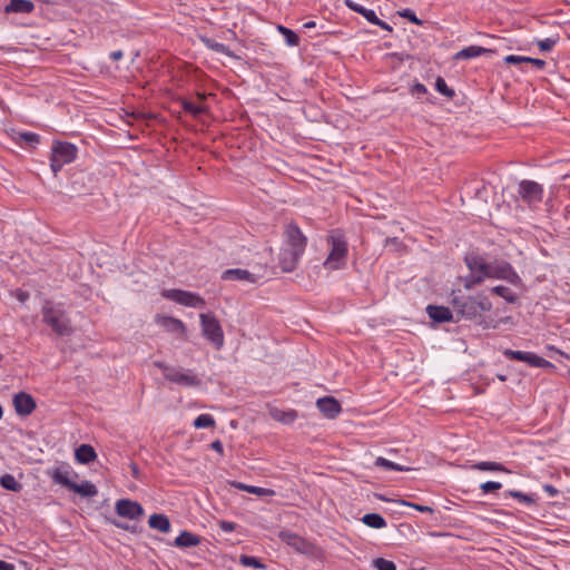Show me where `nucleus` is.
<instances>
[{"label": "nucleus", "mask_w": 570, "mask_h": 570, "mask_svg": "<svg viewBox=\"0 0 570 570\" xmlns=\"http://www.w3.org/2000/svg\"><path fill=\"white\" fill-rule=\"evenodd\" d=\"M395 503L399 505L413 508L420 512H429V513L433 512V509L429 505L416 504V503H413V502H410V501H406L403 499L396 500Z\"/></svg>", "instance_id": "nucleus-41"}, {"label": "nucleus", "mask_w": 570, "mask_h": 570, "mask_svg": "<svg viewBox=\"0 0 570 570\" xmlns=\"http://www.w3.org/2000/svg\"><path fill=\"white\" fill-rule=\"evenodd\" d=\"M504 494L519 500L525 505H531L534 503V499L531 495L520 492L518 490H508L504 492Z\"/></svg>", "instance_id": "nucleus-37"}, {"label": "nucleus", "mask_w": 570, "mask_h": 570, "mask_svg": "<svg viewBox=\"0 0 570 570\" xmlns=\"http://www.w3.org/2000/svg\"><path fill=\"white\" fill-rule=\"evenodd\" d=\"M3 416V410H2V406L0 405V419Z\"/></svg>", "instance_id": "nucleus-60"}, {"label": "nucleus", "mask_w": 570, "mask_h": 570, "mask_svg": "<svg viewBox=\"0 0 570 570\" xmlns=\"http://www.w3.org/2000/svg\"><path fill=\"white\" fill-rule=\"evenodd\" d=\"M248 493L256 494L258 497H269L274 494V491L266 488L250 485L248 489Z\"/></svg>", "instance_id": "nucleus-44"}, {"label": "nucleus", "mask_w": 570, "mask_h": 570, "mask_svg": "<svg viewBox=\"0 0 570 570\" xmlns=\"http://www.w3.org/2000/svg\"><path fill=\"white\" fill-rule=\"evenodd\" d=\"M0 484L3 489L6 490H9V491H13V492H18L22 489V485L21 483H19L16 478L12 475V474H3L1 478H0Z\"/></svg>", "instance_id": "nucleus-32"}, {"label": "nucleus", "mask_w": 570, "mask_h": 570, "mask_svg": "<svg viewBox=\"0 0 570 570\" xmlns=\"http://www.w3.org/2000/svg\"><path fill=\"white\" fill-rule=\"evenodd\" d=\"M330 253L324 262L328 271L341 269L346 264L347 243L342 234L333 233L328 237Z\"/></svg>", "instance_id": "nucleus-3"}, {"label": "nucleus", "mask_w": 570, "mask_h": 570, "mask_svg": "<svg viewBox=\"0 0 570 570\" xmlns=\"http://www.w3.org/2000/svg\"><path fill=\"white\" fill-rule=\"evenodd\" d=\"M502 488V483L497 481H487L480 485V490L483 494H488L492 491L500 490Z\"/></svg>", "instance_id": "nucleus-43"}, {"label": "nucleus", "mask_w": 570, "mask_h": 570, "mask_svg": "<svg viewBox=\"0 0 570 570\" xmlns=\"http://www.w3.org/2000/svg\"><path fill=\"white\" fill-rule=\"evenodd\" d=\"M528 57L523 56H515V55H509L504 57V62L508 65H519V63H527Z\"/></svg>", "instance_id": "nucleus-47"}, {"label": "nucleus", "mask_w": 570, "mask_h": 570, "mask_svg": "<svg viewBox=\"0 0 570 570\" xmlns=\"http://www.w3.org/2000/svg\"><path fill=\"white\" fill-rule=\"evenodd\" d=\"M303 255L282 245L279 253V266L283 272L294 271Z\"/></svg>", "instance_id": "nucleus-16"}, {"label": "nucleus", "mask_w": 570, "mask_h": 570, "mask_svg": "<svg viewBox=\"0 0 570 570\" xmlns=\"http://www.w3.org/2000/svg\"><path fill=\"white\" fill-rule=\"evenodd\" d=\"M219 528L222 531L226 532V533H229V532H233L236 528V524L234 522H230V521H220L219 522Z\"/></svg>", "instance_id": "nucleus-49"}, {"label": "nucleus", "mask_w": 570, "mask_h": 570, "mask_svg": "<svg viewBox=\"0 0 570 570\" xmlns=\"http://www.w3.org/2000/svg\"><path fill=\"white\" fill-rule=\"evenodd\" d=\"M271 415L274 420L279 421L285 424L293 423L297 419V414L295 411H283L278 409L271 410Z\"/></svg>", "instance_id": "nucleus-31"}, {"label": "nucleus", "mask_w": 570, "mask_h": 570, "mask_svg": "<svg viewBox=\"0 0 570 570\" xmlns=\"http://www.w3.org/2000/svg\"><path fill=\"white\" fill-rule=\"evenodd\" d=\"M203 335L217 348L224 345V333L219 322L212 315L200 314Z\"/></svg>", "instance_id": "nucleus-7"}, {"label": "nucleus", "mask_w": 570, "mask_h": 570, "mask_svg": "<svg viewBox=\"0 0 570 570\" xmlns=\"http://www.w3.org/2000/svg\"><path fill=\"white\" fill-rule=\"evenodd\" d=\"M155 321L157 325H159L169 333H174L179 336H185L186 334V327L184 323L178 318L167 315H157Z\"/></svg>", "instance_id": "nucleus-17"}, {"label": "nucleus", "mask_w": 570, "mask_h": 570, "mask_svg": "<svg viewBox=\"0 0 570 570\" xmlns=\"http://www.w3.org/2000/svg\"><path fill=\"white\" fill-rule=\"evenodd\" d=\"M151 529L158 530L161 533H167L170 530L169 519L165 514H153L148 520Z\"/></svg>", "instance_id": "nucleus-25"}, {"label": "nucleus", "mask_w": 570, "mask_h": 570, "mask_svg": "<svg viewBox=\"0 0 570 570\" xmlns=\"http://www.w3.org/2000/svg\"><path fill=\"white\" fill-rule=\"evenodd\" d=\"M464 261L469 268V274L463 277L465 289H472L489 279L490 262L484 257L470 254L465 256Z\"/></svg>", "instance_id": "nucleus-2"}, {"label": "nucleus", "mask_w": 570, "mask_h": 570, "mask_svg": "<svg viewBox=\"0 0 570 570\" xmlns=\"http://www.w3.org/2000/svg\"><path fill=\"white\" fill-rule=\"evenodd\" d=\"M117 513L129 520H137L144 514L142 507L135 501L128 499H121L116 502Z\"/></svg>", "instance_id": "nucleus-14"}, {"label": "nucleus", "mask_w": 570, "mask_h": 570, "mask_svg": "<svg viewBox=\"0 0 570 570\" xmlns=\"http://www.w3.org/2000/svg\"><path fill=\"white\" fill-rule=\"evenodd\" d=\"M452 304L455 311L468 320H475L492 308L491 302L482 293L474 296H454Z\"/></svg>", "instance_id": "nucleus-1"}, {"label": "nucleus", "mask_w": 570, "mask_h": 570, "mask_svg": "<svg viewBox=\"0 0 570 570\" xmlns=\"http://www.w3.org/2000/svg\"><path fill=\"white\" fill-rule=\"evenodd\" d=\"M19 137H20V139H22L23 141L28 142L30 145L39 142V136L35 132H30V131L21 132V134H19Z\"/></svg>", "instance_id": "nucleus-45"}, {"label": "nucleus", "mask_w": 570, "mask_h": 570, "mask_svg": "<svg viewBox=\"0 0 570 570\" xmlns=\"http://www.w3.org/2000/svg\"><path fill=\"white\" fill-rule=\"evenodd\" d=\"M543 489H544V491H546V492H548V493H549L550 495H552V497H553V495H556V494H557V492H558V491L556 490V488H554V487H552V485H550V484H546V485L543 487Z\"/></svg>", "instance_id": "nucleus-57"}, {"label": "nucleus", "mask_w": 570, "mask_h": 570, "mask_svg": "<svg viewBox=\"0 0 570 570\" xmlns=\"http://www.w3.org/2000/svg\"><path fill=\"white\" fill-rule=\"evenodd\" d=\"M35 10V4L29 0H10L4 7L6 13H31Z\"/></svg>", "instance_id": "nucleus-21"}, {"label": "nucleus", "mask_w": 570, "mask_h": 570, "mask_svg": "<svg viewBox=\"0 0 570 570\" xmlns=\"http://www.w3.org/2000/svg\"><path fill=\"white\" fill-rule=\"evenodd\" d=\"M556 42L557 41L552 38H546L538 42V47L540 48L541 51H550L556 45Z\"/></svg>", "instance_id": "nucleus-48"}, {"label": "nucleus", "mask_w": 570, "mask_h": 570, "mask_svg": "<svg viewBox=\"0 0 570 570\" xmlns=\"http://www.w3.org/2000/svg\"><path fill=\"white\" fill-rule=\"evenodd\" d=\"M163 297L170 299L177 304L193 307V308H200L205 305V301L197 294L183 291V289H164L161 292Z\"/></svg>", "instance_id": "nucleus-10"}, {"label": "nucleus", "mask_w": 570, "mask_h": 570, "mask_svg": "<svg viewBox=\"0 0 570 570\" xmlns=\"http://www.w3.org/2000/svg\"><path fill=\"white\" fill-rule=\"evenodd\" d=\"M471 469L479 470V471L510 473V470H508L504 465H502L499 462H493V461L478 462V463L471 465Z\"/></svg>", "instance_id": "nucleus-28"}, {"label": "nucleus", "mask_w": 570, "mask_h": 570, "mask_svg": "<svg viewBox=\"0 0 570 570\" xmlns=\"http://www.w3.org/2000/svg\"><path fill=\"white\" fill-rule=\"evenodd\" d=\"M14 410L19 415H29L36 407L31 395L20 392L13 399Z\"/></svg>", "instance_id": "nucleus-20"}, {"label": "nucleus", "mask_w": 570, "mask_h": 570, "mask_svg": "<svg viewBox=\"0 0 570 570\" xmlns=\"http://www.w3.org/2000/svg\"><path fill=\"white\" fill-rule=\"evenodd\" d=\"M215 425V420L210 414H200L194 421L196 429H206Z\"/></svg>", "instance_id": "nucleus-36"}, {"label": "nucleus", "mask_w": 570, "mask_h": 570, "mask_svg": "<svg viewBox=\"0 0 570 570\" xmlns=\"http://www.w3.org/2000/svg\"><path fill=\"white\" fill-rule=\"evenodd\" d=\"M50 476L56 484L69 490L73 482L72 479L78 478V474L68 464H59L51 470Z\"/></svg>", "instance_id": "nucleus-15"}, {"label": "nucleus", "mask_w": 570, "mask_h": 570, "mask_svg": "<svg viewBox=\"0 0 570 570\" xmlns=\"http://www.w3.org/2000/svg\"><path fill=\"white\" fill-rule=\"evenodd\" d=\"M77 157V147L70 142L56 141L51 149L50 167L57 174Z\"/></svg>", "instance_id": "nucleus-5"}, {"label": "nucleus", "mask_w": 570, "mask_h": 570, "mask_svg": "<svg viewBox=\"0 0 570 570\" xmlns=\"http://www.w3.org/2000/svg\"><path fill=\"white\" fill-rule=\"evenodd\" d=\"M210 448L219 454L224 453L223 443L219 440L214 441Z\"/></svg>", "instance_id": "nucleus-52"}, {"label": "nucleus", "mask_w": 570, "mask_h": 570, "mask_svg": "<svg viewBox=\"0 0 570 570\" xmlns=\"http://www.w3.org/2000/svg\"><path fill=\"white\" fill-rule=\"evenodd\" d=\"M110 58H111L112 60H115V61H117V60L121 59V58H122V51H120V50L112 51V52L110 53Z\"/></svg>", "instance_id": "nucleus-58"}, {"label": "nucleus", "mask_w": 570, "mask_h": 570, "mask_svg": "<svg viewBox=\"0 0 570 570\" xmlns=\"http://www.w3.org/2000/svg\"><path fill=\"white\" fill-rule=\"evenodd\" d=\"M306 237L295 224L289 223L285 226L283 246L303 255L306 248Z\"/></svg>", "instance_id": "nucleus-11"}, {"label": "nucleus", "mask_w": 570, "mask_h": 570, "mask_svg": "<svg viewBox=\"0 0 570 570\" xmlns=\"http://www.w3.org/2000/svg\"><path fill=\"white\" fill-rule=\"evenodd\" d=\"M503 355L510 360L524 362L533 367H550V366H552V364L548 360L537 355L533 352L504 350Z\"/></svg>", "instance_id": "nucleus-12"}, {"label": "nucleus", "mask_w": 570, "mask_h": 570, "mask_svg": "<svg viewBox=\"0 0 570 570\" xmlns=\"http://www.w3.org/2000/svg\"><path fill=\"white\" fill-rule=\"evenodd\" d=\"M183 107L187 112H189L194 116H198L206 110V107L204 105L195 104L193 101H184Z\"/></svg>", "instance_id": "nucleus-38"}, {"label": "nucleus", "mask_w": 570, "mask_h": 570, "mask_svg": "<svg viewBox=\"0 0 570 570\" xmlns=\"http://www.w3.org/2000/svg\"><path fill=\"white\" fill-rule=\"evenodd\" d=\"M517 195L518 199L535 208L543 199V187L534 180L523 179L518 184Z\"/></svg>", "instance_id": "nucleus-6"}, {"label": "nucleus", "mask_w": 570, "mask_h": 570, "mask_svg": "<svg viewBox=\"0 0 570 570\" xmlns=\"http://www.w3.org/2000/svg\"><path fill=\"white\" fill-rule=\"evenodd\" d=\"M2 360V354L0 353V361Z\"/></svg>", "instance_id": "nucleus-61"}, {"label": "nucleus", "mask_w": 570, "mask_h": 570, "mask_svg": "<svg viewBox=\"0 0 570 570\" xmlns=\"http://www.w3.org/2000/svg\"><path fill=\"white\" fill-rule=\"evenodd\" d=\"M361 521L372 529H383L387 524L385 519L379 513H366L362 517Z\"/></svg>", "instance_id": "nucleus-30"}, {"label": "nucleus", "mask_w": 570, "mask_h": 570, "mask_svg": "<svg viewBox=\"0 0 570 570\" xmlns=\"http://www.w3.org/2000/svg\"><path fill=\"white\" fill-rule=\"evenodd\" d=\"M491 292L504 298L508 303H514L517 301L515 294L510 288L503 285H497L492 287Z\"/></svg>", "instance_id": "nucleus-33"}, {"label": "nucleus", "mask_w": 570, "mask_h": 570, "mask_svg": "<svg viewBox=\"0 0 570 570\" xmlns=\"http://www.w3.org/2000/svg\"><path fill=\"white\" fill-rule=\"evenodd\" d=\"M156 365L163 368L165 379L170 382L183 386H196L200 383L198 376L191 371L169 367L163 363H156Z\"/></svg>", "instance_id": "nucleus-8"}, {"label": "nucleus", "mask_w": 570, "mask_h": 570, "mask_svg": "<svg viewBox=\"0 0 570 570\" xmlns=\"http://www.w3.org/2000/svg\"><path fill=\"white\" fill-rule=\"evenodd\" d=\"M527 63H532L537 68L542 69L546 66V61L537 58H530L528 57Z\"/></svg>", "instance_id": "nucleus-51"}, {"label": "nucleus", "mask_w": 570, "mask_h": 570, "mask_svg": "<svg viewBox=\"0 0 570 570\" xmlns=\"http://www.w3.org/2000/svg\"><path fill=\"white\" fill-rule=\"evenodd\" d=\"M426 313L434 322L443 323L452 320V312L444 306L429 305Z\"/></svg>", "instance_id": "nucleus-23"}, {"label": "nucleus", "mask_w": 570, "mask_h": 570, "mask_svg": "<svg viewBox=\"0 0 570 570\" xmlns=\"http://www.w3.org/2000/svg\"><path fill=\"white\" fill-rule=\"evenodd\" d=\"M425 92H426V87L421 82H416L411 87L412 95H424Z\"/></svg>", "instance_id": "nucleus-50"}, {"label": "nucleus", "mask_w": 570, "mask_h": 570, "mask_svg": "<svg viewBox=\"0 0 570 570\" xmlns=\"http://www.w3.org/2000/svg\"><path fill=\"white\" fill-rule=\"evenodd\" d=\"M232 485L235 488V489H238L240 491H245V492H248V489L250 485L248 484H245V483H242V482H237V481H234L232 483Z\"/></svg>", "instance_id": "nucleus-54"}, {"label": "nucleus", "mask_w": 570, "mask_h": 570, "mask_svg": "<svg viewBox=\"0 0 570 570\" xmlns=\"http://www.w3.org/2000/svg\"><path fill=\"white\" fill-rule=\"evenodd\" d=\"M0 570H16L14 564L0 560Z\"/></svg>", "instance_id": "nucleus-55"}, {"label": "nucleus", "mask_w": 570, "mask_h": 570, "mask_svg": "<svg viewBox=\"0 0 570 570\" xmlns=\"http://www.w3.org/2000/svg\"><path fill=\"white\" fill-rule=\"evenodd\" d=\"M399 14L403 18L409 19L411 22L415 24H421L422 21L416 17V14L411 9H404L399 12Z\"/></svg>", "instance_id": "nucleus-46"}, {"label": "nucleus", "mask_w": 570, "mask_h": 570, "mask_svg": "<svg viewBox=\"0 0 570 570\" xmlns=\"http://www.w3.org/2000/svg\"><path fill=\"white\" fill-rule=\"evenodd\" d=\"M69 490L85 498H91L98 493L96 485L90 481H83L80 484L73 481Z\"/></svg>", "instance_id": "nucleus-24"}, {"label": "nucleus", "mask_w": 570, "mask_h": 570, "mask_svg": "<svg viewBox=\"0 0 570 570\" xmlns=\"http://www.w3.org/2000/svg\"><path fill=\"white\" fill-rule=\"evenodd\" d=\"M240 563L245 567H253V568H256V569H263L264 568V564L261 563V561L258 559H256L255 557H250V556H242L240 557Z\"/></svg>", "instance_id": "nucleus-42"}, {"label": "nucleus", "mask_w": 570, "mask_h": 570, "mask_svg": "<svg viewBox=\"0 0 570 570\" xmlns=\"http://www.w3.org/2000/svg\"><path fill=\"white\" fill-rule=\"evenodd\" d=\"M489 278L505 281L512 285H520L521 278L514 268L507 262H490Z\"/></svg>", "instance_id": "nucleus-9"}, {"label": "nucleus", "mask_w": 570, "mask_h": 570, "mask_svg": "<svg viewBox=\"0 0 570 570\" xmlns=\"http://www.w3.org/2000/svg\"><path fill=\"white\" fill-rule=\"evenodd\" d=\"M487 52H491V50L483 48V47H479V46H469V47L460 50L455 55V58L456 59H471V58H476Z\"/></svg>", "instance_id": "nucleus-29"}, {"label": "nucleus", "mask_w": 570, "mask_h": 570, "mask_svg": "<svg viewBox=\"0 0 570 570\" xmlns=\"http://www.w3.org/2000/svg\"><path fill=\"white\" fill-rule=\"evenodd\" d=\"M41 312L43 322L49 325L55 333L61 336L72 333L70 320L61 308L51 303H46Z\"/></svg>", "instance_id": "nucleus-4"}, {"label": "nucleus", "mask_w": 570, "mask_h": 570, "mask_svg": "<svg viewBox=\"0 0 570 570\" xmlns=\"http://www.w3.org/2000/svg\"><path fill=\"white\" fill-rule=\"evenodd\" d=\"M200 543V538L189 531H183L176 539L175 546L179 548L196 547Z\"/></svg>", "instance_id": "nucleus-26"}, {"label": "nucleus", "mask_w": 570, "mask_h": 570, "mask_svg": "<svg viewBox=\"0 0 570 570\" xmlns=\"http://www.w3.org/2000/svg\"><path fill=\"white\" fill-rule=\"evenodd\" d=\"M435 89L440 94H442V95H444V96H446L449 98H452L454 96V90L449 88V86L446 85L445 80L443 78H441V77L436 78V80H435Z\"/></svg>", "instance_id": "nucleus-39"}, {"label": "nucleus", "mask_w": 570, "mask_h": 570, "mask_svg": "<svg viewBox=\"0 0 570 570\" xmlns=\"http://www.w3.org/2000/svg\"><path fill=\"white\" fill-rule=\"evenodd\" d=\"M277 30L279 33H282L285 38V41L288 46H296L298 43V36L291 29L284 27V26H277Z\"/></svg>", "instance_id": "nucleus-35"}, {"label": "nucleus", "mask_w": 570, "mask_h": 570, "mask_svg": "<svg viewBox=\"0 0 570 570\" xmlns=\"http://www.w3.org/2000/svg\"><path fill=\"white\" fill-rule=\"evenodd\" d=\"M75 459L80 464H89L97 459V453L91 445L81 444L75 450Z\"/></svg>", "instance_id": "nucleus-22"}, {"label": "nucleus", "mask_w": 570, "mask_h": 570, "mask_svg": "<svg viewBox=\"0 0 570 570\" xmlns=\"http://www.w3.org/2000/svg\"><path fill=\"white\" fill-rule=\"evenodd\" d=\"M344 3L348 9L363 16L370 23L379 26L383 30L392 31V27L386 22L382 21L381 19H379L374 10L367 9L364 6L355 2L354 0H344Z\"/></svg>", "instance_id": "nucleus-13"}, {"label": "nucleus", "mask_w": 570, "mask_h": 570, "mask_svg": "<svg viewBox=\"0 0 570 570\" xmlns=\"http://www.w3.org/2000/svg\"><path fill=\"white\" fill-rule=\"evenodd\" d=\"M208 46L218 52H223L225 50V46L223 43L215 42L208 43Z\"/></svg>", "instance_id": "nucleus-56"}, {"label": "nucleus", "mask_w": 570, "mask_h": 570, "mask_svg": "<svg viewBox=\"0 0 570 570\" xmlns=\"http://www.w3.org/2000/svg\"><path fill=\"white\" fill-rule=\"evenodd\" d=\"M375 465L380 466V468H383L385 470L409 471L407 468H404V466H402V465H400V464H397V463H395L393 461H390V460H387L385 458H382V456H380V458H377L375 460Z\"/></svg>", "instance_id": "nucleus-34"}, {"label": "nucleus", "mask_w": 570, "mask_h": 570, "mask_svg": "<svg viewBox=\"0 0 570 570\" xmlns=\"http://www.w3.org/2000/svg\"><path fill=\"white\" fill-rule=\"evenodd\" d=\"M317 409L327 417L335 419L342 411L341 404L334 397H321L316 401Z\"/></svg>", "instance_id": "nucleus-19"}, {"label": "nucleus", "mask_w": 570, "mask_h": 570, "mask_svg": "<svg viewBox=\"0 0 570 570\" xmlns=\"http://www.w3.org/2000/svg\"><path fill=\"white\" fill-rule=\"evenodd\" d=\"M279 538L287 543L288 546L293 547L297 551H304L306 549V542L304 539H302L299 535L289 532L284 531L279 533Z\"/></svg>", "instance_id": "nucleus-27"}, {"label": "nucleus", "mask_w": 570, "mask_h": 570, "mask_svg": "<svg viewBox=\"0 0 570 570\" xmlns=\"http://www.w3.org/2000/svg\"><path fill=\"white\" fill-rule=\"evenodd\" d=\"M303 27L305 29H312V28L316 27V22L315 21H308V22H305Z\"/></svg>", "instance_id": "nucleus-59"}, {"label": "nucleus", "mask_w": 570, "mask_h": 570, "mask_svg": "<svg viewBox=\"0 0 570 570\" xmlns=\"http://www.w3.org/2000/svg\"><path fill=\"white\" fill-rule=\"evenodd\" d=\"M14 296L21 302L24 303L29 298V294L27 292H23L21 289H18L14 294Z\"/></svg>", "instance_id": "nucleus-53"}, {"label": "nucleus", "mask_w": 570, "mask_h": 570, "mask_svg": "<svg viewBox=\"0 0 570 570\" xmlns=\"http://www.w3.org/2000/svg\"><path fill=\"white\" fill-rule=\"evenodd\" d=\"M373 567L376 570H396V566L393 561L386 560L384 558H377L373 560Z\"/></svg>", "instance_id": "nucleus-40"}, {"label": "nucleus", "mask_w": 570, "mask_h": 570, "mask_svg": "<svg viewBox=\"0 0 570 570\" xmlns=\"http://www.w3.org/2000/svg\"><path fill=\"white\" fill-rule=\"evenodd\" d=\"M222 278L226 279V281H238V282H243V283L254 284V283H257V281L259 279V276L254 273H250L247 269L232 268V269H226L222 274Z\"/></svg>", "instance_id": "nucleus-18"}]
</instances>
